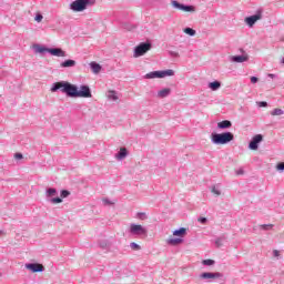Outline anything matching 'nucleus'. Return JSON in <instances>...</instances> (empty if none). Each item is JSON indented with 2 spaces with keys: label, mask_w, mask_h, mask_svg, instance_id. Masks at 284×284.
<instances>
[{
  "label": "nucleus",
  "mask_w": 284,
  "mask_h": 284,
  "mask_svg": "<svg viewBox=\"0 0 284 284\" xmlns=\"http://www.w3.org/2000/svg\"><path fill=\"white\" fill-rule=\"evenodd\" d=\"M59 90L70 99H92V90L87 84L80 85L79 90V87L68 81L54 82L51 87V92H59Z\"/></svg>",
  "instance_id": "1"
},
{
  "label": "nucleus",
  "mask_w": 284,
  "mask_h": 284,
  "mask_svg": "<svg viewBox=\"0 0 284 284\" xmlns=\"http://www.w3.org/2000/svg\"><path fill=\"white\" fill-rule=\"evenodd\" d=\"M232 141H234V133L232 132L211 134V143H213V145H227V143H232Z\"/></svg>",
  "instance_id": "2"
},
{
  "label": "nucleus",
  "mask_w": 284,
  "mask_h": 284,
  "mask_svg": "<svg viewBox=\"0 0 284 284\" xmlns=\"http://www.w3.org/2000/svg\"><path fill=\"white\" fill-rule=\"evenodd\" d=\"M88 6H94V0H74L69 4L72 12H83L88 10Z\"/></svg>",
  "instance_id": "3"
},
{
  "label": "nucleus",
  "mask_w": 284,
  "mask_h": 284,
  "mask_svg": "<svg viewBox=\"0 0 284 284\" xmlns=\"http://www.w3.org/2000/svg\"><path fill=\"white\" fill-rule=\"evenodd\" d=\"M129 234L135 239H141L142 236H148V229L141 224L131 223Z\"/></svg>",
  "instance_id": "4"
},
{
  "label": "nucleus",
  "mask_w": 284,
  "mask_h": 284,
  "mask_svg": "<svg viewBox=\"0 0 284 284\" xmlns=\"http://www.w3.org/2000/svg\"><path fill=\"white\" fill-rule=\"evenodd\" d=\"M150 50H152L151 42H141L134 48L133 58L139 59V57H143L144 54H148Z\"/></svg>",
  "instance_id": "5"
},
{
  "label": "nucleus",
  "mask_w": 284,
  "mask_h": 284,
  "mask_svg": "<svg viewBox=\"0 0 284 284\" xmlns=\"http://www.w3.org/2000/svg\"><path fill=\"white\" fill-rule=\"evenodd\" d=\"M165 77H174V70L152 71L146 73L144 79H165Z\"/></svg>",
  "instance_id": "6"
},
{
  "label": "nucleus",
  "mask_w": 284,
  "mask_h": 284,
  "mask_svg": "<svg viewBox=\"0 0 284 284\" xmlns=\"http://www.w3.org/2000/svg\"><path fill=\"white\" fill-rule=\"evenodd\" d=\"M261 19H263V9H257L255 14L246 17L244 19V22L246 23V26H248V28H254L256 21H261Z\"/></svg>",
  "instance_id": "7"
},
{
  "label": "nucleus",
  "mask_w": 284,
  "mask_h": 284,
  "mask_svg": "<svg viewBox=\"0 0 284 284\" xmlns=\"http://www.w3.org/2000/svg\"><path fill=\"white\" fill-rule=\"evenodd\" d=\"M171 6H173V8H175V10H181L182 12H196V8L194 6L183 4L176 0H172Z\"/></svg>",
  "instance_id": "8"
},
{
  "label": "nucleus",
  "mask_w": 284,
  "mask_h": 284,
  "mask_svg": "<svg viewBox=\"0 0 284 284\" xmlns=\"http://www.w3.org/2000/svg\"><path fill=\"white\" fill-rule=\"evenodd\" d=\"M24 267L27 270H29L30 272H32V274H37V273L43 272L45 270V267H43V265L39 264V263H27L24 265Z\"/></svg>",
  "instance_id": "9"
},
{
  "label": "nucleus",
  "mask_w": 284,
  "mask_h": 284,
  "mask_svg": "<svg viewBox=\"0 0 284 284\" xmlns=\"http://www.w3.org/2000/svg\"><path fill=\"white\" fill-rule=\"evenodd\" d=\"M263 141V134H256L248 143V150H258V144Z\"/></svg>",
  "instance_id": "10"
},
{
  "label": "nucleus",
  "mask_w": 284,
  "mask_h": 284,
  "mask_svg": "<svg viewBox=\"0 0 284 284\" xmlns=\"http://www.w3.org/2000/svg\"><path fill=\"white\" fill-rule=\"evenodd\" d=\"M200 278H202L203 281H211V280H214V278H223V273H219V272H215V273L205 272V273L200 274Z\"/></svg>",
  "instance_id": "11"
},
{
  "label": "nucleus",
  "mask_w": 284,
  "mask_h": 284,
  "mask_svg": "<svg viewBox=\"0 0 284 284\" xmlns=\"http://www.w3.org/2000/svg\"><path fill=\"white\" fill-rule=\"evenodd\" d=\"M34 54H45V52L50 53V48L42 44H33Z\"/></svg>",
  "instance_id": "12"
},
{
  "label": "nucleus",
  "mask_w": 284,
  "mask_h": 284,
  "mask_svg": "<svg viewBox=\"0 0 284 284\" xmlns=\"http://www.w3.org/2000/svg\"><path fill=\"white\" fill-rule=\"evenodd\" d=\"M49 54H51V57H67L65 51L61 48H49Z\"/></svg>",
  "instance_id": "13"
},
{
  "label": "nucleus",
  "mask_w": 284,
  "mask_h": 284,
  "mask_svg": "<svg viewBox=\"0 0 284 284\" xmlns=\"http://www.w3.org/2000/svg\"><path fill=\"white\" fill-rule=\"evenodd\" d=\"M250 57L247 55H232L231 61L233 63H245V61H248Z\"/></svg>",
  "instance_id": "14"
},
{
  "label": "nucleus",
  "mask_w": 284,
  "mask_h": 284,
  "mask_svg": "<svg viewBox=\"0 0 284 284\" xmlns=\"http://www.w3.org/2000/svg\"><path fill=\"white\" fill-rule=\"evenodd\" d=\"M172 94V89L164 88L158 92V99H165Z\"/></svg>",
  "instance_id": "15"
},
{
  "label": "nucleus",
  "mask_w": 284,
  "mask_h": 284,
  "mask_svg": "<svg viewBox=\"0 0 284 284\" xmlns=\"http://www.w3.org/2000/svg\"><path fill=\"white\" fill-rule=\"evenodd\" d=\"M128 158V149L121 148L120 151L115 154L116 161H123Z\"/></svg>",
  "instance_id": "16"
},
{
  "label": "nucleus",
  "mask_w": 284,
  "mask_h": 284,
  "mask_svg": "<svg viewBox=\"0 0 284 284\" xmlns=\"http://www.w3.org/2000/svg\"><path fill=\"white\" fill-rule=\"evenodd\" d=\"M219 130H230L232 128V121L230 120H223L217 123Z\"/></svg>",
  "instance_id": "17"
},
{
  "label": "nucleus",
  "mask_w": 284,
  "mask_h": 284,
  "mask_svg": "<svg viewBox=\"0 0 284 284\" xmlns=\"http://www.w3.org/2000/svg\"><path fill=\"white\" fill-rule=\"evenodd\" d=\"M77 65V61L74 60H64L63 62L60 63V68H74Z\"/></svg>",
  "instance_id": "18"
},
{
  "label": "nucleus",
  "mask_w": 284,
  "mask_h": 284,
  "mask_svg": "<svg viewBox=\"0 0 284 284\" xmlns=\"http://www.w3.org/2000/svg\"><path fill=\"white\" fill-rule=\"evenodd\" d=\"M209 88L210 90H212L213 92H216V90H220L221 89V82L215 80L213 82H210L209 83Z\"/></svg>",
  "instance_id": "19"
},
{
  "label": "nucleus",
  "mask_w": 284,
  "mask_h": 284,
  "mask_svg": "<svg viewBox=\"0 0 284 284\" xmlns=\"http://www.w3.org/2000/svg\"><path fill=\"white\" fill-rule=\"evenodd\" d=\"M90 68L93 72V74H99V72H101V64H99L97 62H91Z\"/></svg>",
  "instance_id": "20"
},
{
  "label": "nucleus",
  "mask_w": 284,
  "mask_h": 284,
  "mask_svg": "<svg viewBox=\"0 0 284 284\" xmlns=\"http://www.w3.org/2000/svg\"><path fill=\"white\" fill-rule=\"evenodd\" d=\"M185 234H187V229L185 227H180L173 231V236H185Z\"/></svg>",
  "instance_id": "21"
},
{
  "label": "nucleus",
  "mask_w": 284,
  "mask_h": 284,
  "mask_svg": "<svg viewBox=\"0 0 284 284\" xmlns=\"http://www.w3.org/2000/svg\"><path fill=\"white\" fill-rule=\"evenodd\" d=\"M106 98L109 99V101H119V95L116 94V91H109L106 93Z\"/></svg>",
  "instance_id": "22"
},
{
  "label": "nucleus",
  "mask_w": 284,
  "mask_h": 284,
  "mask_svg": "<svg viewBox=\"0 0 284 284\" xmlns=\"http://www.w3.org/2000/svg\"><path fill=\"white\" fill-rule=\"evenodd\" d=\"M168 245H179L183 243V239L181 237H175V239H169L166 240Z\"/></svg>",
  "instance_id": "23"
},
{
  "label": "nucleus",
  "mask_w": 284,
  "mask_h": 284,
  "mask_svg": "<svg viewBox=\"0 0 284 284\" xmlns=\"http://www.w3.org/2000/svg\"><path fill=\"white\" fill-rule=\"evenodd\" d=\"M184 34H189V37H195L196 36V30L187 27L183 30Z\"/></svg>",
  "instance_id": "24"
},
{
  "label": "nucleus",
  "mask_w": 284,
  "mask_h": 284,
  "mask_svg": "<svg viewBox=\"0 0 284 284\" xmlns=\"http://www.w3.org/2000/svg\"><path fill=\"white\" fill-rule=\"evenodd\" d=\"M283 109H274L273 111H271V116H283Z\"/></svg>",
  "instance_id": "25"
},
{
  "label": "nucleus",
  "mask_w": 284,
  "mask_h": 284,
  "mask_svg": "<svg viewBox=\"0 0 284 284\" xmlns=\"http://www.w3.org/2000/svg\"><path fill=\"white\" fill-rule=\"evenodd\" d=\"M45 196L48 199H50L52 196H57V189H52V187L48 189L47 192H45Z\"/></svg>",
  "instance_id": "26"
},
{
  "label": "nucleus",
  "mask_w": 284,
  "mask_h": 284,
  "mask_svg": "<svg viewBox=\"0 0 284 284\" xmlns=\"http://www.w3.org/2000/svg\"><path fill=\"white\" fill-rule=\"evenodd\" d=\"M216 262L214 260H203L202 265H206L207 267H211L212 265H215Z\"/></svg>",
  "instance_id": "27"
},
{
  "label": "nucleus",
  "mask_w": 284,
  "mask_h": 284,
  "mask_svg": "<svg viewBox=\"0 0 284 284\" xmlns=\"http://www.w3.org/2000/svg\"><path fill=\"white\" fill-rule=\"evenodd\" d=\"M211 192L213 194H215V196H221V190H219V187H216V185L212 186Z\"/></svg>",
  "instance_id": "28"
},
{
  "label": "nucleus",
  "mask_w": 284,
  "mask_h": 284,
  "mask_svg": "<svg viewBox=\"0 0 284 284\" xmlns=\"http://www.w3.org/2000/svg\"><path fill=\"white\" fill-rule=\"evenodd\" d=\"M61 199H68L70 196V191L68 190H62L60 193Z\"/></svg>",
  "instance_id": "29"
},
{
  "label": "nucleus",
  "mask_w": 284,
  "mask_h": 284,
  "mask_svg": "<svg viewBox=\"0 0 284 284\" xmlns=\"http://www.w3.org/2000/svg\"><path fill=\"white\" fill-rule=\"evenodd\" d=\"M102 203L103 205L108 206V205H114V202H112L110 199L104 197L102 199Z\"/></svg>",
  "instance_id": "30"
},
{
  "label": "nucleus",
  "mask_w": 284,
  "mask_h": 284,
  "mask_svg": "<svg viewBox=\"0 0 284 284\" xmlns=\"http://www.w3.org/2000/svg\"><path fill=\"white\" fill-rule=\"evenodd\" d=\"M34 21H37V23H41V21H43V14L37 13L34 17Z\"/></svg>",
  "instance_id": "31"
},
{
  "label": "nucleus",
  "mask_w": 284,
  "mask_h": 284,
  "mask_svg": "<svg viewBox=\"0 0 284 284\" xmlns=\"http://www.w3.org/2000/svg\"><path fill=\"white\" fill-rule=\"evenodd\" d=\"M50 203H54V204H57V203H63V199H62V197H52V199L50 200Z\"/></svg>",
  "instance_id": "32"
},
{
  "label": "nucleus",
  "mask_w": 284,
  "mask_h": 284,
  "mask_svg": "<svg viewBox=\"0 0 284 284\" xmlns=\"http://www.w3.org/2000/svg\"><path fill=\"white\" fill-rule=\"evenodd\" d=\"M130 247L131 250H141V245H139L136 242H131Z\"/></svg>",
  "instance_id": "33"
},
{
  "label": "nucleus",
  "mask_w": 284,
  "mask_h": 284,
  "mask_svg": "<svg viewBox=\"0 0 284 284\" xmlns=\"http://www.w3.org/2000/svg\"><path fill=\"white\" fill-rule=\"evenodd\" d=\"M138 219H140V221H145V219H148V215L145 213H138Z\"/></svg>",
  "instance_id": "34"
},
{
  "label": "nucleus",
  "mask_w": 284,
  "mask_h": 284,
  "mask_svg": "<svg viewBox=\"0 0 284 284\" xmlns=\"http://www.w3.org/2000/svg\"><path fill=\"white\" fill-rule=\"evenodd\" d=\"M273 225L272 224H262L261 230H272Z\"/></svg>",
  "instance_id": "35"
},
{
  "label": "nucleus",
  "mask_w": 284,
  "mask_h": 284,
  "mask_svg": "<svg viewBox=\"0 0 284 284\" xmlns=\"http://www.w3.org/2000/svg\"><path fill=\"white\" fill-rule=\"evenodd\" d=\"M276 169L278 170V172H283L284 171V162H281L276 165Z\"/></svg>",
  "instance_id": "36"
},
{
  "label": "nucleus",
  "mask_w": 284,
  "mask_h": 284,
  "mask_svg": "<svg viewBox=\"0 0 284 284\" xmlns=\"http://www.w3.org/2000/svg\"><path fill=\"white\" fill-rule=\"evenodd\" d=\"M257 105L258 108H267V102L261 101V102H257Z\"/></svg>",
  "instance_id": "37"
},
{
  "label": "nucleus",
  "mask_w": 284,
  "mask_h": 284,
  "mask_svg": "<svg viewBox=\"0 0 284 284\" xmlns=\"http://www.w3.org/2000/svg\"><path fill=\"white\" fill-rule=\"evenodd\" d=\"M14 159H16L17 161H21V159H23V154H22V153H16V154H14Z\"/></svg>",
  "instance_id": "38"
},
{
  "label": "nucleus",
  "mask_w": 284,
  "mask_h": 284,
  "mask_svg": "<svg viewBox=\"0 0 284 284\" xmlns=\"http://www.w3.org/2000/svg\"><path fill=\"white\" fill-rule=\"evenodd\" d=\"M199 223H202V225H205L207 223V217H199Z\"/></svg>",
  "instance_id": "39"
},
{
  "label": "nucleus",
  "mask_w": 284,
  "mask_h": 284,
  "mask_svg": "<svg viewBox=\"0 0 284 284\" xmlns=\"http://www.w3.org/2000/svg\"><path fill=\"white\" fill-rule=\"evenodd\" d=\"M236 174H237V176H241V175L245 174V171L243 169H240L236 171Z\"/></svg>",
  "instance_id": "40"
},
{
  "label": "nucleus",
  "mask_w": 284,
  "mask_h": 284,
  "mask_svg": "<svg viewBox=\"0 0 284 284\" xmlns=\"http://www.w3.org/2000/svg\"><path fill=\"white\" fill-rule=\"evenodd\" d=\"M251 83H258V78L251 77Z\"/></svg>",
  "instance_id": "41"
},
{
  "label": "nucleus",
  "mask_w": 284,
  "mask_h": 284,
  "mask_svg": "<svg viewBox=\"0 0 284 284\" xmlns=\"http://www.w3.org/2000/svg\"><path fill=\"white\" fill-rule=\"evenodd\" d=\"M100 247H102V250H105V247H108V242H101Z\"/></svg>",
  "instance_id": "42"
},
{
  "label": "nucleus",
  "mask_w": 284,
  "mask_h": 284,
  "mask_svg": "<svg viewBox=\"0 0 284 284\" xmlns=\"http://www.w3.org/2000/svg\"><path fill=\"white\" fill-rule=\"evenodd\" d=\"M171 57H179V52L176 51H170Z\"/></svg>",
  "instance_id": "43"
},
{
  "label": "nucleus",
  "mask_w": 284,
  "mask_h": 284,
  "mask_svg": "<svg viewBox=\"0 0 284 284\" xmlns=\"http://www.w3.org/2000/svg\"><path fill=\"white\" fill-rule=\"evenodd\" d=\"M267 77H268V79H276V74H274V73H268Z\"/></svg>",
  "instance_id": "44"
},
{
  "label": "nucleus",
  "mask_w": 284,
  "mask_h": 284,
  "mask_svg": "<svg viewBox=\"0 0 284 284\" xmlns=\"http://www.w3.org/2000/svg\"><path fill=\"white\" fill-rule=\"evenodd\" d=\"M274 256H278V251H273Z\"/></svg>",
  "instance_id": "45"
},
{
  "label": "nucleus",
  "mask_w": 284,
  "mask_h": 284,
  "mask_svg": "<svg viewBox=\"0 0 284 284\" xmlns=\"http://www.w3.org/2000/svg\"><path fill=\"white\" fill-rule=\"evenodd\" d=\"M282 63H284V58L282 59Z\"/></svg>",
  "instance_id": "46"
}]
</instances>
